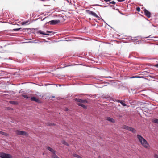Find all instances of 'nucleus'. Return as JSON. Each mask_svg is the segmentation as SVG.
<instances>
[{
    "label": "nucleus",
    "mask_w": 158,
    "mask_h": 158,
    "mask_svg": "<svg viewBox=\"0 0 158 158\" xmlns=\"http://www.w3.org/2000/svg\"><path fill=\"white\" fill-rule=\"evenodd\" d=\"M54 125V124H52V123H50L49 125Z\"/></svg>",
    "instance_id": "c756f323"
},
{
    "label": "nucleus",
    "mask_w": 158,
    "mask_h": 158,
    "mask_svg": "<svg viewBox=\"0 0 158 158\" xmlns=\"http://www.w3.org/2000/svg\"><path fill=\"white\" fill-rule=\"evenodd\" d=\"M106 119L107 120L111 122L112 123H115V120L114 119L110 117H106Z\"/></svg>",
    "instance_id": "1a4fd4ad"
},
{
    "label": "nucleus",
    "mask_w": 158,
    "mask_h": 158,
    "mask_svg": "<svg viewBox=\"0 0 158 158\" xmlns=\"http://www.w3.org/2000/svg\"><path fill=\"white\" fill-rule=\"evenodd\" d=\"M47 32L48 33H52V34H53V32L52 31H47Z\"/></svg>",
    "instance_id": "cd10ccee"
},
{
    "label": "nucleus",
    "mask_w": 158,
    "mask_h": 158,
    "mask_svg": "<svg viewBox=\"0 0 158 158\" xmlns=\"http://www.w3.org/2000/svg\"><path fill=\"white\" fill-rule=\"evenodd\" d=\"M15 132L16 134L20 135L28 136V135L27 133L24 131L16 130Z\"/></svg>",
    "instance_id": "20e7f679"
},
{
    "label": "nucleus",
    "mask_w": 158,
    "mask_h": 158,
    "mask_svg": "<svg viewBox=\"0 0 158 158\" xmlns=\"http://www.w3.org/2000/svg\"><path fill=\"white\" fill-rule=\"evenodd\" d=\"M22 96L25 98H28L29 97L26 94H22Z\"/></svg>",
    "instance_id": "aec40b11"
},
{
    "label": "nucleus",
    "mask_w": 158,
    "mask_h": 158,
    "mask_svg": "<svg viewBox=\"0 0 158 158\" xmlns=\"http://www.w3.org/2000/svg\"><path fill=\"white\" fill-rule=\"evenodd\" d=\"M118 2H123L124 1H125V0H117Z\"/></svg>",
    "instance_id": "bb28decb"
},
{
    "label": "nucleus",
    "mask_w": 158,
    "mask_h": 158,
    "mask_svg": "<svg viewBox=\"0 0 158 158\" xmlns=\"http://www.w3.org/2000/svg\"><path fill=\"white\" fill-rule=\"evenodd\" d=\"M89 14L95 17H98V15L95 13L93 11H90Z\"/></svg>",
    "instance_id": "f8f14e48"
},
{
    "label": "nucleus",
    "mask_w": 158,
    "mask_h": 158,
    "mask_svg": "<svg viewBox=\"0 0 158 158\" xmlns=\"http://www.w3.org/2000/svg\"><path fill=\"white\" fill-rule=\"evenodd\" d=\"M68 110V109L67 108H66V110L67 111Z\"/></svg>",
    "instance_id": "7c9ffc66"
},
{
    "label": "nucleus",
    "mask_w": 158,
    "mask_h": 158,
    "mask_svg": "<svg viewBox=\"0 0 158 158\" xmlns=\"http://www.w3.org/2000/svg\"><path fill=\"white\" fill-rule=\"evenodd\" d=\"M31 101H35L37 102L40 103V100L38 98H36L35 97H32L31 98Z\"/></svg>",
    "instance_id": "6e6552de"
},
{
    "label": "nucleus",
    "mask_w": 158,
    "mask_h": 158,
    "mask_svg": "<svg viewBox=\"0 0 158 158\" xmlns=\"http://www.w3.org/2000/svg\"><path fill=\"white\" fill-rule=\"evenodd\" d=\"M73 156L75 157H76L78 158H81V157L79 155L77 154H73Z\"/></svg>",
    "instance_id": "a211bd4d"
},
{
    "label": "nucleus",
    "mask_w": 158,
    "mask_h": 158,
    "mask_svg": "<svg viewBox=\"0 0 158 158\" xmlns=\"http://www.w3.org/2000/svg\"><path fill=\"white\" fill-rule=\"evenodd\" d=\"M0 157L2 158H12L11 155L4 152H0Z\"/></svg>",
    "instance_id": "39448f33"
},
{
    "label": "nucleus",
    "mask_w": 158,
    "mask_h": 158,
    "mask_svg": "<svg viewBox=\"0 0 158 158\" xmlns=\"http://www.w3.org/2000/svg\"><path fill=\"white\" fill-rule=\"evenodd\" d=\"M46 149L52 152V154L51 156V158H60L56 154V151L49 146H47Z\"/></svg>",
    "instance_id": "7ed1b4c3"
},
{
    "label": "nucleus",
    "mask_w": 158,
    "mask_h": 158,
    "mask_svg": "<svg viewBox=\"0 0 158 158\" xmlns=\"http://www.w3.org/2000/svg\"><path fill=\"white\" fill-rule=\"evenodd\" d=\"M129 127H130L124 125L123 126L122 128L128 130L129 129Z\"/></svg>",
    "instance_id": "dca6fc26"
},
{
    "label": "nucleus",
    "mask_w": 158,
    "mask_h": 158,
    "mask_svg": "<svg viewBox=\"0 0 158 158\" xmlns=\"http://www.w3.org/2000/svg\"><path fill=\"white\" fill-rule=\"evenodd\" d=\"M129 127H130L124 125L123 126L122 128L128 130L129 129Z\"/></svg>",
    "instance_id": "2eb2a0df"
},
{
    "label": "nucleus",
    "mask_w": 158,
    "mask_h": 158,
    "mask_svg": "<svg viewBox=\"0 0 158 158\" xmlns=\"http://www.w3.org/2000/svg\"><path fill=\"white\" fill-rule=\"evenodd\" d=\"M155 67H157V68H158V64H156L155 66Z\"/></svg>",
    "instance_id": "c85d7f7f"
},
{
    "label": "nucleus",
    "mask_w": 158,
    "mask_h": 158,
    "mask_svg": "<svg viewBox=\"0 0 158 158\" xmlns=\"http://www.w3.org/2000/svg\"><path fill=\"white\" fill-rule=\"evenodd\" d=\"M110 4H115V2L114 1L111 2H110Z\"/></svg>",
    "instance_id": "b1692460"
},
{
    "label": "nucleus",
    "mask_w": 158,
    "mask_h": 158,
    "mask_svg": "<svg viewBox=\"0 0 158 158\" xmlns=\"http://www.w3.org/2000/svg\"><path fill=\"white\" fill-rule=\"evenodd\" d=\"M21 29V28H19L16 29H15L14 30L15 31H18L20 29Z\"/></svg>",
    "instance_id": "a878e982"
},
{
    "label": "nucleus",
    "mask_w": 158,
    "mask_h": 158,
    "mask_svg": "<svg viewBox=\"0 0 158 158\" xmlns=\"http://www.w3.org/2000/svg\"><path fill=\"white\" fill-rule=\"evenodd\" d=\"M144 11L145 13V15L148 18H150L151 17V13L150 12L148 11L146 9H144Z\"/></svg>",
    "instance_id": "0eeeda50"
},
{
    "label": "nucleus",
    "mask_w": 158,
    "mask_h": 158,
    "mask_svg": "<svg viewBox=\"0 0 158 158\" xmlns=\"http://www.w3.org/2000/svg\"><path fill=\"white\" fill-rule=\"evenodd\" d=\"M140 8L139 7H138L136 8V10L138 12H139L140 11Z\"/></svg>",
    "instance_id": "5701e85b"
},
{
    "label": "nucleus",
    "mask_w": 158,
    "mask_h": 158,
    "mask_svg": "<svg viewBox=\"0 0 158 158\" xmlns=\"http://www.w3.org/2000/svg\"><path fill=\"white\" fill-rule=\"evenodd\" d=\"M62 143L63 144L65 145H66L68 146H69V144L65 141H62Z\"/></svg>",
    "instance_id": "f3484780"
},
{
    "label": "nucleus",
    "mask_w": 158,
    "mask_h": 158,
    "mask_svg": "<svg viewBox=\"0 0 158 158\" xmlns=\"http://www.w3.org/2000/svg\"><path fill=\"white\" fill-rule=\"evenodd\" d=\"M153 122L156 123L158 124V119H156L154 120Z\"/></svg>",
    "instance_id": "412c9836"
},
{
    "label": "nucleus",
    "mask_w": 158,
    "mask_h": 158,
    "mask_svg": "<svg viewBox=\"0 0 158 158\" xmlns=\"http://www.w3.org/2000/svg\"><path fill=\"white\" fill-rule=\"evenodd\" d=\"M137 138L141 145L146 148H149V145L147 141L139 135H137Z\"/></svg>",
    "instance_id": "f257e3e1"
},
{
    "label": "nucleus",
    "mask_w": 158,
    "mask_h": 158,
    "mask_svg": "<svg viewBox=\"0 0 158 158\" xmlns=\"http://www.w3.org/2000/svg\"><path fill=\"white\" fill-rule=\"evenodd\" d=\"M29 43H33V42H29Z\"/></svg>",
    "instance_id": "2f4dec72"
},
{
    "label": "nucleus",
    "mask_w": 158,
    "mask_h": 158,
    "mask_svg": "<svg viewBox=\"0 0 158 158\" xmlns=\"http://www.w3.org/2000/svg\"><path fill=\"white\" fill-rule=\"evenodd\" d=\"M10 102L11 104H15V102L14 101H10Z\"/></svg>",
    "instance_id": "4be33fe9"
},
{
    "label": "nucleus",
    "mask_w": 158,
    "mask_h": 158,
    "mask_svg": "<svg viewBox=\"0 0 158 158\" xmlns=\"http://www.w3.org/2000/svg\"><path fill=\"white\" fill-rule=\"evenodd\" d=\"M0 134L6 136H7L9 135L8 134H7L6 132H3L2 131H0Z\"/></svg>",
    "instance_id": "ddd939ff"
},
{
    "label": "nucleus",
    "mask_w": 158,
    "mask_h": 158,
    "mask_svg": "<svg viewBox=\"0 0 158 158\" xmlns=\"http://www.w3.org/2000/svg\"><path fill=\"white\" fill-rule=\"evenodd\" d=\"M118 102L120 103L123 106H125L126 105L124 103V101L122 100H118Z\"/></svg>",
    "instance_id": "9b49d317"
},
{
    "label": "nucleus",
    "mask_w": 158,
    "mask_h": 158,
    "mask_svg": "<svg viewBox=\"0 0 158 158\" xmlns=\"http://www.w3.org/2000/svg\"><path fill=\"white\" fill-rule=\"evenodd\" d=\"M29 22L28 21H26L25 22H22L21 23V24L22 25H24L27 24Z\"/></svg>",
    "instance_id": "6ab92c4d"
},
{
    "label": "nucleus",
    "mask_w": 158,
    "mask_h": 158,
    "mask_svg": "<svg viewBox=\"0 0 158 158\" xmlns=\"http://www.w3.org/2000/svg\"><path fill=\"white\" fill-rule=\"evenodd\" d=\"M154 157L155 158H158V155L157 154H155Z\"/></svg>",
    "instance_id": "393cba45"
},
{
    "label": "nucleus",
    "mask_w": 158,
    "mask_h": 158,
    "mask_svg": "<svg viewBox=\"0 0 158 158\" xmlns=\"http://www.w3.org/2000/svg\"><path fill=\"white\" fill-rule=\"evenodd\" d=\"M128 130L133 133H135L136 131L135 129L131 127H130Z\"/></svg>",
    "instance_id": "9d476101"
},
{
    "label": "nucleus",
    "mask_w": 158,
    "mask_h": 158,
    "mask_svg": "<svg viewBox=\"0 0 158 158\" xmlns=\"http://www.w3.org/2000/svg\"><path fill=\"white\" fill-rule=\"evenodd\" d=\"M75 100L78 102L77 103V104L79 106H81L84 109H86L87 108V106L82 104L81 103H87L88 101L86 100H82L79 98H76Z\"/></svg>",
    "instance_id": "f03ea898"
},
{
    "label": "nucleus",
    "mask_w": 158,
    "mask_h": 158,
    "mask_svg": "<svg viewBox=\"0 0 158 158\" xmlns=\"http://www.w3.org/2000/svg\"><path fill=\"white\" fill-rule=\"evenodd\" d=\"M38 32V33H39L40 34H43V35H49V34L43 32L42 31H41V30L39 31Z\"/></svg>",
    "instance_id": "4468645a"
},
{
    "label": "nucleus",
    "mask_w": 158,
    "mask_h": 158,
    "mask_svg": "<svg viewBox=\"0 0 158 158\" xmlns=\"http://www.w3.org/2000/svg\"><path fill=\"white\" fill-rule=\"evenodd\" d=\"M60 22L59 20H52L49 22V23L51 25H55Z\"/></svg>",
    "instance_id": "423d86ee"
}]
</instances>
